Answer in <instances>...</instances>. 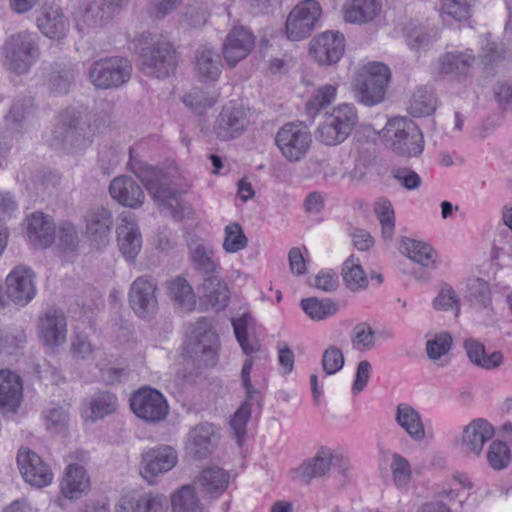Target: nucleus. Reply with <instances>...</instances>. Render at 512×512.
I'll return each instance as SVG.
<instances>
[{
    "label": "nucleus",
    "instance_id": "nucleus-1",
    "mask_svg": "<svg viewBox=\"0 0 512 512\" xmlns=\"http://www.w3.org/2000/svg\"><path fill=\"white\" fill-rule=\"evenodd\" d=\"M97 130L94 114L67 108L59 115L53 135L68 153H78L91 145Z\"/></svg>",
    "mask_w": 512,
    "mask_h": 512
},
{
    "label": "nucleus",
    "instance_id": "nucleus-2",
    "mask_svg": "<svg viewBox=\"0 0 512 512\" xmlns=\"http://www.w3.org/2000/svg\"><path fill=\"white\" fill-rule=\"evenodd\" d=\"M40 56L39 36L28 30L8 36L0 47L3 67L14 74L27 73Z\"/></svg>",
    "mask_w": 512,
    "mask_h": 512
},
{
    "label": "nucleus",
    "instance_id": "nucleus-3",
    "mask_svg": "<svg viewBox=\"0 0 512 512\" xmlns=\"http://www.w3.org/2000/svg\"><path fill=\"white\" fill-rule=\"evenodd\" d=\"M381 137L392 152L403 157H418L424 150V136L408 117H394L381 130Z\"/></svg>",
    "mask_w": 512,
    "mask_h": 512
},
{
    "label": "nucleus",
    "instance_id": "nucleus-4",
    "mask_svg": "<svg viewBox=\"0 0 512 512\" xmlns=\"http://www.w3.org/2000/svg\"><path fill=\"white\" fill-rule=\"evenodd\" d=\"M139 58L142 72L158 79L169 77L178 65L176 49L162 36L151 38L140 49Z\"/></svg>",
    "mask_w": 512,
    "mask_h": 512
},
{
    "label": "nucleus",
    "instance_id": "nucleus-5",
    "mask_svg": "<svg viewBox=\"0 0 512 512\" xmlns=\"http://www.w3.org/2000/svg\"><path fill=\"white\" fill-rule=\"evenodd\" d=\"M357 121V111L352 104H339L325 115L316 130V138L328 146L341 144L351 134Z\"/></svg>",
    "mask_w": 512,
    "mask_h": 512
},
{
    "label": "nucleus",
    "instance_id": "nucleus-6",
    "mask_svg": "<svg viewBox=\"0 0 512 512\" xmlns=\"http://www.w3.org/2000/svg\"><path fill=\"white\" fill-rule=\"evenodd\" d=\"M185 354L203 366H214L218 361L219 339L210 322L200 318L193 326L185 344Z\"/></svg>",
    "mask_w": 512,
    "mask_h": 512
},
{
    "label": "nucleus",
    "instance_id": "nucleus-7",
    "mask_svg": "<svg viewBox=\"0 0 512 512\" xmlns=\"http://www.w3.org/2000/svg\"><path fill=\"white\" fill-rule=\"evenodd\" d=\"M390 77V69L381 62H369L363 66L355 79L358 101L366 106L382 102Z\"/></svg>",
    "mask_w": 512,
    "mask_h": 512
},
{
    "label": "nucleus",
    "instance_id": "nucleus-8",
    "mask_svg": "<svg viewBox=\"0 0 512 512\" xmlns=\"http://www.w3.org/2000/svg\"><path fill=\"white\" fill-rule=\"evenodd\" d=\"M131 73L132 65L127 59L105 57L89 65L87 78L96 89H116L130 80Z\"/></svg>",
    "mask_w": 512,
    "mask_h": 512
},
{
    "label": "nucleus",
    "instance_id": "nucleus-9",
    "mask_svg": "<svg viewBox=\"0 0 512 512\" xmlns=\"http://www.w3.org/2000/svg\"><path fill=\"white\" fill-rule=\"evenodd\" d=\"M322 15V7L316 0L300 1L288 14L286 35L291 41L309 37Z\"/></svg>",
    "mask_w": 512,
    "mask_h": 512
},
{
    "label": "nucleus",
    "instance_id": "nucleus-10",
    "mask_svg": "<svg viewBox=\"0 0 512 512\" xmlns=\"http://www.w3.org/2000/svg\"><path fill=\"white\" fill-rule=\"evenodd\" d=\"M346 462L342 456L333 452L332 449L322 446L316 454L304 461L294 471V478L302 484H309L314 478H323L329 475L332 468L342 472Z\"/></svg>",
    "mask_w": 512,
    "mask_h": 512
},
{
    "label": "nucleus",
    "instance_id": "nucleus-11",
    "mask_svg": "<svg viewBox=\"0 0 512 512\" xmlns=\"http://www.w3.org/2000/svg\"><path fill=\"white\" fill-rule=\"evenodd\" d=\"M311 142V135L307 128L295 123L283 125L275 137L278 149L290 162L301 161L310 149Z\"/></svg>",
    "mask_w": 512,
    "mask_h": 512
},
{
    "label": "nucleus",
    "instance_id": "nucleus-12",
    "mask_svg": "<svg viewBox=\"0 0 512 512\" xmlns=\"http://www.w3.org/2000/svg\"><path fill=\"white\" fill-rule=\"evenodd\" d=\"M131 170L145 185L149 194L160 205L173 208L179 204L180 193L166 183L162 174L141 162H129Z\"/></svg>",
    "mask_w": 512,
    "mask_h": 512
},
{
    "label": "nucleus",
    "instance_id": "nucleus-13",
    "mask_svg": "<svg viewBox=\"0 0 512 512\" xmlns=\"http://www.w3.org/2000/svg\"><path fill=\"white\" fill-rule=\"evenodd\" d=\"M130 407L138 418L148 423L164 420L169 412L165 397L151 387H143L134 392L130 398Z\"/></svg>",
    "mask_w": 512,
    "mask_h": 512
},
{
    "label": "nucleus",
    "instance_id": "nucleus-14",
    "mask_svg": "<svg viewBox=\"0 0 512 512\" xmlns=\"http://www.w3.org/2000/svg\"><path fill=\"white\" fill-rule=\"evenodd\" d=\"M476 60L472 49L447 51L438 57L435 71L443 78L462 82L471 75Z\"/></svg>",
    "mask_w": 512,
    "mask_h": 512
},
{
    "label": "nucleus",
    "instance_id": "nucleus-15",
    "mask_svg": "<svg viewBox=\"0 0 512 512\" xmlns=\"http://www.w3.org/2000/svg\"><path fill=\"white\" fill-rule=\"evenodd\" d=\"M156 283L146 276L136 278L129 289L128 300L132 310L143 319L151 318L158 309Z\"/></svg>",
    "mask_w": 512,
    "mask_h": 512
},
{
    "label": "nucleus",
    "instance_id": "nucleus-16",
    "mask_svg": "<svg viewBox=\"0 0 512 512\" xmlns=\"http://www.w3.org/2000/svg\"><path fill=\"white\" fill-rule=\"evenodd\" d=\"M35 274L29 267L16 266L6 277L5 293L19 306H25L36 295Z\"/></svg>",
    "mask_w": 512,
    "mask_h": 512
},
{
    "label": "nucleus",
    "instance_id": "nucleus-17",
    "mask_svg": "<svg viewBox=\"0 0 512 512\" xmlns=\"http://www.w3.org/2000/svg\"><path fill=\"white\" fill-rule=\"evenodd\" d=\"M177 460V453L170 446L150 449L142 454L139 466L140 475L152 485L159 475L170 471L176 465Z\"/></svg>",
    "mask_w": 512,
    "mask_h": 512
},
{
    "label": "nucleus",
    "instance_id": "nucleus-18",
    "mask_svg": "<svg viewBox=\"0 0 512 512\" xmlns=\"http://www.w3.org/2000/svg\"><path fill=\"white\" fill-rule=\"evenodd\" d=\"M168 509L169 501L165 495L132 491L119 499L114 512H167Z\"/></svg>",
    "mask_w": 512,
    "mask_h": 512
},
{
    "label": "nucleus",
    "instance_id": "nucleus-19",
    "mask_svg": "<svg viewBox=\"0 0 512 512\" xmlns=\"http://www.w3.org/2000/svg\"><path fill=\"white\" fill-rule=\"evenodd\" d=\"M345 51V38L340 32L326 31L310 42V53L320 65L337 63Z\"/></svg>",
    "mask_w": 512,
    "mask_h": 512
},
{
    "label": "nucleus",
    "instance_id": "nucleus-20",
    "mask_svg": "<svg viewBox=\"0 0 512 512\" xmlns=\"http://www.w3.org/2000/svg\"><path fill=\"white\" fill-rule=\"evenodd\" d=\"M248 113L242 105L224 106L214 126L217 137L227 141L240 136L249 125Z\"/></svg>",
    "mask_w": 512,
    "mask_h": 512
},
{
    "label": "nucleus",
    "instance_id": "nucleus-21",
    "mask_svg": "<svg viewBox=\"0 0 512 512\" xmlns=\"http://www.w3.org/2000/svg\"><path fill=\"white\" fill-rule=\"evenodd\" d=\"M17 464L22 477L31 486L42 488L52 482L51 469L34 451L26 448L19 449Z\"/></svg>",
    "mask_w": 512,
    "mask_h": 512
},
{
    "label": "nucleus",
    "instance_id": "nucleus-22",
    "mask_svg": "<svg viewBox=\"0 0 512 512\" xmlns=\"http://www.w3.org/2000/svg\"><path fill=\"white\" fill-rule=\"evenodd\" d=\"M494 435L493 427L484 419H476L463 429L462 438L457 442L466 456H480L483 447Z\"/></svg>",
    "mask_w": 512,
    "mask_h": 512
},
{
    "label": "nucleus",
    "instance_id": "nucleus-23",
    "mask_svg": "<svg viewBox=\"0 0 512 512\" xmlns=\"http://www.w3.org/2000/svg\"><path fill=\"white\" fill-rule=\"evenodd\" d=\"M255 44L253 34L243 26L234 27L223 43V56L230 67L245 59Z\"/></svg>",
    "mask_w": 512,
    "mask_h": 512
},
{
    "label": "nucleus",
    "instance_id": "nucleus-24",
    "mask_svg": "<svg viewBox=\"0 0 512 512\" xmlns=\"http://www.w3.org/2000/svg\"><path fill=\"white\" fill-rule=\"evenodd\" d=\"M38 328L40 338L47 346H60L66 341V318L60 309H48L40 318Z\"/></svg>",
    "mask_w": 512,
    "mask_h": 512
},
{
    "label": "nucleus",
    "instance_id": "nucleus-25",
    "mask_svg": "<svg viewBox=\"0 0 512 512\" xmlns=\"http://www.w3.org/2000/svg\"><path fill=\"white\" fill-rule=\"evenodd\" d=\"M117 241L122 255L128 261H134L142 248V236L134 215H121V223L117 228Z\"/></svg>",
    "mask_w": 512,
    "mask_h": 512
},
{
    "label": "nucleus",
    "instance_id": "nucleus-26",
    "mask_svg": "<svg viewBox=\"0 0 512 512\" xmlns=\"http://www.w3.org/2000/svg\"><path fill=\"white\" fill-rule=\"evenodd\" d=\"M85 221L86 233L90 239L98 245H105L113 227L111 211L103 206L92 207L87 211Z\"/></svg>",
    "mask_w": 512,
    "mask_h": 512
},
{
    "label": "nucleus",
    "instance_id": "nucleus-27",
    "mask_svg": "<svg viewBox=\"0 0 512 512\" xmlns=\"http://www.w3.org/2000/svg\"><path fill=\"white\" fill-rule=\"evenodd\" d=\"M218 439V433L212 424L200 423L189 432L187 449L194 457L203 459L211 455Z\"/></svg>",
    "mask_w": 512,
    "mask_h": 512
},
{
    "label": "nucleus",
    "instance_id": "nucleus-28",
    "mask_svg": "<svg viewBox=\"0 0 512 512\" xmlns=\"http://www.w3.org/2000/svg\"><path fill=\"white\" fill-rule=\"evenodd\" d=\"M109 192L119 204L133 209L142 206L145 200L141 186L128 176L114 178L110 183Z\"/></svg>",
    "mask_w": 512,
    "mask_h": 512
},
{
    "label": "nucleus",
    "instance_id": "nucleus-29",
    "mask_svg": "<svg viewBox=\"0 0 512 512\" xmlns=\"http://www.w3.org/2000/svg\"><path fill=\"white\" fill-rule=\"evenodd\" d=\"M229 473L218 467L204 468L195 479V485L204 497L218 498L228 488Z\"/></svg>",
    "mask_w": 512,
    "mask_h": 512
},
{
    "label": "nucleus",
    "instance_id": "nucleus-30",
    "mask_svg": "<svg viewBox=\"0 0 512 512\" xmlns=\"http://www.w3.org/2000/svg\"><path fill=\"white\" fill-rule=\"evenodd\" d=\"M26 233L33 246L47 248L55 239V226L49 216L34 212L26 219Z\"/></svg>",
    "mask_w": 512,
    "mask_h": 512
},
{
    "label": "nucleus",
    "instance_id": "nucleus-31",
    "mask_svg": "<svg viewBox=\"0 0 512 512\" xmlns=\"http://www.w3.org/2000/svg\"><path fill=\"white\" fill-rule=\"evenodd\" d=\"M23 385L19 375L0 370V410L15 412L22 400Z\"/></svg>",
    "mask_w": 512,
    "mask_h": 512
},
{
    "label": "nucleus",
    "instance_id": "nucleus-32",
    "mask_svg": "<svg viewBox=\"0 0 512 512\" xmlns=\"http://www.w3.org/2000/svg\"><path fill=\"white\" fill-rule=\"evenodd\" d=\"M37 27L46 37L60 40L66 36L69 24L59 6L45 5L37 18Z\"/></svg>",
    "mask_w": 512,
    "mask_h": 512
},
{
    "label": "nucleus",
    "instance_id": "nucleus-33",
    "mask_svg": "<svg viewBox=\"0 0 512 512\" xmlns=\"http://www.w3.org/2000/svg\"><path fill=\"white\" fill-rule=\"evenodd\" d=\"M198 290L203 304L216 310H222L228 305L230 293L227 284L218 276L206 277Z\"/></svg>",
    "mask_w": 512,
    "mask_h": 512
},
{
    "label": "nucleus",
    "instance_id": "nucleus-34",
    "mask_svg": "<svg viewBox=\"0 0 512 512\" xmlns=\"http://www.w3.org/2000/svg\"><path fill=\"white\" fill-rule=\"evenodd\" d=\"M396 423L415 442H421L426 437L425 427L420 413L408 403H400L395 411Z\"/></svg>",
    "mask_w": 512,
    "mask_h": 512
},
{
    "label": "nucleus",
    "instance_id": "nucleus-35",
    "mask_svg": "<svg viewBox=\"0 0 512 512\" xmlns=\"http://www.w3.org/2000/svg\"><path fill=\"white\" fill-rule=\"evenodd\" d=\"M77 73V64L71 61L54 62L48 77L50 90L59 95L67 94L75 83Z\"/></svg>",
    "mask_w": 512,
    "mask_h": 512
},
{
    "label": "nucleus",
    "instance_id": "nucleus-36",
    "mask_svg": "<svg viewBox=\"0 0 512 512\" xmlns=\"http://www.w3.org/2000/svg\"><path fill=\"white\" fill-rule=\"evenodd\" d=\"M110 21L111 18L95 1L89 3L74 15L75 28L82 36L104 27Z\"/></svg>",
    "mask_w": 512,
    "mask_h": 512
},
{
    "label": "nucleus",
    "instance_id": "nucleus-37",
    "mask_svg": "<svg viewBox=\"0 0 512 512\" xmlns=\"http://www.w3.org/2000/svg\"><path fill=\"white\" fill-rule=\"evenodd\" d=\"M399 250L413 262L425 268H435L437 252L426 242L403 237Z\"/></svg>",
    "mask_w": 512,
    "mask_h": 512
},
{
    "label": "nucleus",
    "instance_id": "nucleus-38",
    "mask_svg": "<svg viewBox=\"0 0 512 512\" xmlns=\"http://www.w3.org/2000/svg\"><path fill=\"white\" fill-rule=\"evenodd\" d=\"M89 488V478L84 468L78 464H70L61 482V492L69 499H77Z\"/></svg>",
    "mask_w": 512,
    "mask_h": 512
},
{
    "label": "nucleus",
    "instance_id": "nucleus-39",
    "mask_svg": "<svg viewBox=\"0 0 512 512\" xmlns=\"http://www.w3.org/2000/svg\"><path fill=\"white\" fill-rule=\"evenodd\" d=\"M196 70L203 81H216L221 74L220 55L209 47H201L196 51Z\"/></svg>",
    "mask_w": 512,
    "mask_h": 512
},
{
    "label": "nucleus",
    "instance_id": "nucleus-40",
    "mask_svg": "<svg viewBox=\"0 0 512 512\" xmlns=\"http://www.w3.org/2000/svg\"><path fill=\"white\" fill-rule=\"evenodd\" d=\"M464 348L470 361L482 369H496L503 363L504 358L500 351L488 354L485 346L474 339L465 340Z\"/></svg>",
    "mask_w": 512,
    "mask_h": 512
},
{
    "label": "nucleus",
    "instance_id": "nucleus-41",
    "mask_svg": "<svg viewBox=\"0 0 512 512\" xmlns=\"http://www.w3.org/2000/svg\"><path fill=\"white\" fill-rule=\"evenodd\" d=\"M380 9L379 0H351L345 5L344 18L350 23L363 24L373 20Z\"/></svg>",
    "mask_w": 512,
    "mask_h": 512
},
{
    "label": "nucleus",
    "instance_id": "nucleus-42",
    "mask_svg": "<svg viewBox=\"0 0 512 512\" xmlns=\"http://www.w3.org/2000/svg\"><path fill=\"white\" fill-rule=\"evenodd\" d=\"M166 288L168 295L174 303L182 310L190 312L196 306V296L188 281L182 277H176L167 281Z\"/></svg>",
    "mask_w": 512,
    "mask_h": 512
},
{
    "label": "nucleus",
    "instance_id": "nucleus-43",
    "mask_svg": "<svg viewBox=\"0 0 512 512\" xmlns=\"http://www.w3.org/2000/svg\"><path fill=\"white\" fill-rule=\"evenodd\" d=\"M437 107V98L431 88L418 87L409 101L408 111L414 117L432 114Z\"/></svg>",
    "mask_w": 512,
    "mask_h": 512
},
{
    "label": "nucleus",
    "instance_id": "nucleus-44",
    "mask_svg": "<svg viewBox=\"0 0 512 512\" xmlns=\"http://www.w3.org/2000/svg\"><path fill=\"white\" fill-rule=\"evenodd\" d=\"M173 512H203V506L196 494L195 487L184 485L171 496Z\"/></svg>",
    "mask_w": 512,
    "mask_h": 512
},
{
    "label": "nucleus",
    "instance_id": "nucleus-45",
    "mask_svg": "<svg viewBox=\"0 0 512 512\" xmlns=\"http://www.w3.org/2000/svg\"><path fill=\"white\" fill-rule=\"evenodd\" d=\"M338 85L325 84L315 89L312 97L307 101L305 109L311 119H314L321 110L331 105L336 99Z\"/></svg>",
    "mask_w": 512,
    "mask_h": 512
},
{
    "label": "nucleus",
    "instance_id": "nucleus-46",
    "mask_svg": "<svg viewBox=\"0 0 512 512\" xmlns=\"http://www.w3.org/2000/svg\"><path fill=\"white\" fill-rule=\"evenodd\" d=\"M191 261L194 268L205 275L214 273L219 267L214 248L209 244H197L191 251Z\"/></svg>",
    "mask_w": 512,
    "mask_h": 512
},
{
    "label": "nucleus",
    "instance_id": "nucleus-47",
    "mask_svg": "<svg viewBox=\"0 0 512 512\" xmlns=\"http://www.w3.org/2000/svg\"><path fill=\"white\" fill-rule=\"evenodd\" d=\"M341 275L345 285L353 291L363 289L368 285L367 276L358 258L350 256L342 266Z\"/></svg>",
    "mask_w": 512,
    "mask_h": 512
},
{
    "label": "nucleus",
    "instance_id": "nucleus-48",
    "mask_svg": "<svg viewBox=\"0 0 512 512\" xmlns=\"http://www.w3.org/2000/svg\"><path fill=\"white\" fill-rule=\"evenodd\" d=\"M301 308L314 321H322L338 311V306L331 299H322L311 297L301 300Z\"/></svg>",
    "mask_w": 512,
    "mask_h": 512
},
{
    "label": "nucleus",
    "instance_id": "nucleus-49",
    "mask_svg": "<svg viewBox=\"0 0 512 512\" xmlns=\"http://www.w3.org/2000/svg\"><path fill=\"white\" fill-rule=\"evenodd\" d=\"M252 321L253 319L250 313H243L239 318L232 320L236 339L247 356L257 352L260 347L258 342L250 343L247 338V329Z\"/></svg>",
    "mask_w": 512,
    "mask_h": 512
},
{
    "label": "nucleus",
    "instance_id": "nucleus-50",
    "mask_svg": "<svg viewBox=\"0 0 512 512\" xmlns=\"http://www.w3.org/2000/svg\"><path fill=\"white\" fill-rule=\"evenodd\" d=\"M247 245L248 239L238 223H230L224 228L222 247L227 253H237L245 249Z\"/></svg>",
    "mask_w": 512,
    "mask_h": 512
},
{
    "label": "nucleus",
    "instance_id": "nucleus-51",
    "mask_svg": "<svg viewBox=\"0 0 512 512\" xmlns=\"http://www.w3.org/2000/svg\"><path fill=\"white\" fill-rule=\"evenodd\" d=\"M351 343L357 351L371 350L375 346L374 330L366 322L356 324L351 333Z\"/></svg>",
    "mask_w": 512,
    "mask_h": 512
},
{
    "label": "nucleus",
    "instance_id": "nucleus-52",
    "mask_svg": "<svg viewBox=\"0 0 512 512\" xmlns=\"http://www.w3.org/2000/svg\"><path fill=\"white\" fill-rule=\"evenodd\" d=\"M34 112V105L30 98L16 100L10 107L5 119L8 125L20 127Z\"/></svg>",
    "mask_w": 512,
    "mask_h": 512
},
{
    "label": "nucleus",
    "instance_id": "nucleus-53",
    "mask_svg": "<svg viewBox=\"0 0 512 512\" xmlns=\"http://www.w3.org/2000/svg\"><path fill=\"white\" fill-rule=\"evenodd\" d=\"M117 408V397L109 392L96 394L91 402L90 409L94 420L114 412Z\"/></svg>",
    "mask_w": 512,
    "mask_h": 512
},
{
    "label": "nucleus",
    "instance_id": "nucleus-54",
    "mask_svg": "<svg viewBox=\"0 0 512 512\" xmlns=\"http://www.w3.org/2000/svg\"><path fill=\"white\" fill-rule=\"evenodd\" d=\"M487 460L494 470H502L507 467L511 460L510 449L502 441H493L487 452Z\"/></svg>",
    "mask_w": 512,
    "mask_h": 512
},
{
    "label": "nucleus",
    "instance_id": "nucleus-55",
    "mask_svg": "<svg viewBox=\"0 0 512 512\" xmlns=\"http://www.w3.org/2000/svg\"><path fill=\"white\" fill-rule=\"evenodd\" d=\"M468 300L478 308H486L491 303V292L489 285L480 279L473 280L468 285Z\"/></svg>",
    "mask_w": 512,
    "mask_h": 512
},
{
    "label": "nucleus",
    "instance_id": "nucleus-56",
    "mask_svg": "<svg viewBox=\"0 0 512 512\" xmlns=\"http://www.w3.org/2000/svg\"><path fill=\"white\" fill-rule=\"evenodd\" d=\"M251 417L250 404L244 402L234 413L230 427L234 432V436L239 446L242 445L246 437V426Z\"/></svg>",
    "mask_w": 512,
    "mask_h": 512
},
{
    "label": "nucleus",
    "instance_id": "nucleus-57",
    "mask_svg": "<svg viewBox=\"0 0 512 512\" xmlns=\"http://www.w3.org/2000/svg\"><path fill=\"white\" fill-rule=\"evenodd\" d=\"M25 342L26 334L23 329H0V353H11Z\"/></svg>",
    "mask_w": 512,
    "mask_h": 512
},
{
    "label": "nucleus",
    "instance_id": "nucleus-58",
    "mask_svg": "<svg viewBox=\"0 0 512 512\" xmlns=\"http://www.w3.org/2000/svg\"><path fill=\"white\" fill-rule=\"evenodd\" d=\"M452 345V337L446 332L436 334L426 343V352L431 360H438L448 353Z\"/></svg>",
    "mask_w": 512,
    "mask_h": 512
},
{
    "label": "nucleus",
    "instance_id": "nucleus-59",
    "mask_svg": "<svg viewBox=\"0 0 512 512\" xmlns=\"http://www.w3.org/2000/svg\"><path fill=\"white\" fill-rule=\"evenodd\" d=\"M391 471L393 481L398 487H405L411 478V467L406 458L399 454L392 456Z\"/></svg>",
    "mask_w": 512,
    "mask_h": 512
},
{
    "label": "nucleus",
    "instance_id": "nucleus-60",
    "mask_svg": "<svg viewBox=\"0 0 512 512\" xmlns=\"http://www.w3.org/2000/svg\"><path fill=\"white\" fill-rule=\"evenodd\" d=\"M344 366V355L340 348L329 346L322 355V367L327 375H332Z\"/></svg>",
    "mask_w": 512,
    "mask_h": 512
},
{
    "label": "nucleus",
    "instance_id": "nucleus-61",
    "mask_svg": "<svg viewBox=\"0 0 512 512\" xmlns=\"http://www.w3.org/2000/svg\"><path fill=\"white\" fill-rule=\"evenodd\" d=\"M473 0H442V12L449 17L462 21L469 17Z\"/></svg>",
    "mask_w": 512,
    "mask_h": 512
},
{
    "label": "nucleus",
    "instance_id": "nucleus-62",
    "mask_svg": "<svg viewBox=\"0 0 512 512\" xmlns=\"http://www.w3.org/2000/svg\"><path fill=\"white\" fill-rule=\"evenodd\" d=\"M183 102L198 114H202L216 103V98L207 96L202 91L194 90L184 96Z\"/></svg>",
    "mask_w": 512,
    "mask_h": 512
},
{
    "label": "nucleus",
    "instance_id": "nucleus-63",
    "mask_svg": "<svg viewBox=\"0 0 512 512\" xmlns=\"http://www.w3.org/2000/svg\"><path fill=\"white\" fill-rule=\"evenodd\" d=\"M433 305L436 309L439 310L455 309L456 316L460 311L459 298L454 289L448 285L442 287L438 296L434 299Z\"/></svg>",
    "mask_w": 512,
    "mask_h": 512
},
{
    "label": "nucleus",
    "instance_id": "nucleus-64",
    "mask_svg": "<svg viewBox=\"0 0 512 512\" xmlns=\"http://www.w3.org/2000/svg\"><path fill=\"white\" fill-rule=\"evenodd\" d=\"M378 218L381 223L382 237L385 241H390L393 238L395 230L394 210L390 203H383L380 207Z\"/></svg>",
    "mask_w": 512,
    "mask_h": 512
}]
</instances>
